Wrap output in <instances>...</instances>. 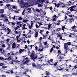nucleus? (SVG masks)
<instances>
[{
	"label": "nucleus",
	"instance_id": "obj_1",
	"mask_svg": "<svg viewBox=\"0 0 77 77\" xmlns=\"http://www.w3.org/2000/svg\"><path fill=\"white\" fill-rule=\"evenodd\" d=\"M30 59L32 60H34L33 59H36L38 58V56L36 55L35 52L33 51L31 52L30 55Z\"/></svg>",
	"mask_w": 77,
	"mask_h": 77
},
{
	"label": "nucleus",
	"instance_id": "obj_2",
	"mask_svg": "<svg viewBox=\"0 0 77 77\" xmlns=\"http://www.w3.org/2000/svg\"><path fill=\"white\" fill-rule=\"evenodd\" d=\"M71 45V42H68L67 43H64V47L66 52H68V51H69V49L68 48V45Z\"/></svg>",
	"mask_w": 77,
	"mask_h": 77
},
{
	"label": "nucleus",
	"instance_id": "obj_3",
	"mask_svg": "<svg viewBox=\"0 0 77 77\" xmlns=\"http://www.w3.org/2000/svg\"><path fill=\"white\" fill-rule=\"evenodd\" d=\"M64 56H66L65 54H61V55H59V57L58 58V59L59 62H60V61H62V60L64 58Z\"/></svg>",
	"mask_w": 77,
	"mask_h": 77
},
{
	"label": "nucleus",
	"instance_id": "obj_4",
	"mask_svg": "<svg viewBox=\"0 0 77 77\" xmlns=\"http://www.w3.org/2000/svg\"><path fill=\"white\" fill-rule=\"evenodd\" d=\"M54 59H51L50 60H48V61H45L46 62H47L48 63H49V65H54V64H52L53 63V60Z\"/></svg>",
	"mask_w": 77,
	"mask_h": 77
},
{
	"label": "nucleus",
	"instance_id": "obj_5",
	"mask_svg": "<svg viewBox=\"0 0 77 77\" xmlns=\"http://www.w3.org/2000/svg\"><path fill=\"white\" fill-rule=\"evenodd\" d=\"M75 7V6L73 5V6H71V7H70V11H75L76 10L74 9L73 8H74Z\"/></svg>",
	"mask_w": 77,
	"mask_h": 77
},
{
	"label": "nucleus",
	"instance_id": "obj_6",
	"mask_svg": "<svg viewBox=\"0 0 77 77\" xmlns=\"http://www.w3.org/2000/svg\"><path fill=\"white\" fill-rule=\"evenodd\" d=\"M33 45H28L27 46V48L28 50H30L31 48H32Z\"/></svg>",
	"mask_w": 77,
	"mask_h": 77
},
{
	"label": "nucleus",
	"instance_id": "obj_7",
	"mask_svg": "<svg viewBox=\"0 0 77 77\" xmlns=\"http://www.w3.org/2000/svg\"><path fill=\"white\" fill-rule=\"evenodd\" d=\"M16 47V43L14 42L13 43L12 45V48H15Z\"/></svg>",
	"mask_w": 77,
	"mask_h": 77
},
{
	"label": "nucleus",
	"instance_id": "obj_8",
	"mask_svg": "<svg viewBox=\"0 0 77 77\" xmlns=\"http://www.w3.org/2000/svg\"><path fill=\"white\" fill-rule=\"evenodd\" d=\"M35 38H37L38 36V31L36 32H35Z\"/></svg>",
	"mask_w": 77,
	"mask_h": 77
},
{
	"label": "nucleus",
	"instance_id": "obj_9",
	"mask_svg": "<svg viewBox=\"0 0 77 77\" xmlns=\"http://www.w3.org/2000/svg\"><path fill=\"white\" fill-rule=\"evenodd\" d=\"M14 33L15 34H18V35H20V34H21V31H19V32H18L17 31H14Z\"/></svg>",
	"mask_w": 77,
	"mask_h": 77
},
{
	"label": "nucleus",
	"instance_id": "obj_10",
	"mask_svg": "<svg viewBox=\"0 0 77 77\" xmlns=\"http://www.w3.org/2000/svg\"><path fill=\"white\" fill-rule=\"evenodd\" d=\"M36 68L38 69H41L42 68L41 67V66L40 65H38L37 66Z\"/></svg>",
	"mask_w": 77,
	"mask_h": 77
},
{
	"label": "nucleus",
	"instance_id": "obj_11",
	"mask_svg": "<svg viewBox=\"0 0 77 77\" xmlns=\"http://www.w3.org/2000/svg\"><path fill=\"white\" fill-rule=\"evenodd\" d=\"M24 6H26V7H28V5H29V3L28 2H25L23 3Z\"/></svg>",
	"mask_w": 77,
	"mask_h": 77
},
{
	"label": "nucleus",
	"instance_id": "obj_12",
	"mask_svg": "<svg viewBox=\"0 0 77 77\" xmlns=\"http://www.w3.org/2000/svg\"><path fill=\"white\" fill-rule=\"evenodd\" d=\"M4 10V9H0V14H3V13H4V12H5Z\"/></svg>",
	"mask_w": 77,
	"mask_h": 77
},
{
	"label": "nucleus",
	"instance_id": "obj_13",
	"mask_svg": "<svg viewBox=\"0 0 77 77\" xmlns=\"http://www.w3.org/2000/svg\"><path fill=\"white\" fill-rule=\"evenodd\" d=\"M45 73L46 74V75H48L50 74V73L49 72L47 71H46L45 72Z\"/></svg>",
	"mask_w": 77,
	"mask_h": 77
},
{
	"label": "nucleus",
	"instance_id": "obj_14",
	"mask_svg": "<svg viewBox=\"0 0 77 77\" xmlns=\"http://www.w3.org/2000/svg\"><path fill=\"white\" fill-rule=\"evenodd\" d=\"M44 45H45V46H46V47H48V45H49V44L47 43V42H45L44 43Z\"/></svg>",
	"mask_w": 77,
	"mask_h": 77
},
{
	"label": "nucleus",
	"instance_id": "obj_15",
	"mask_svg": "<svg viewBox=\"0 0 77 77\" xmlns=\"http://www.w3.org/2000/svg\"><path fill=\"white\" fill-rule=\"evenodd\" d=\"M9 72H11V74H13L14 73V72L11 70H10L9 71H7L6 72L7 73H9Z\"/></svg>",
	"mask_w": 77,
	"mask_h": 77
},
{
	"label": "nucleus",
	"instance_id": "obj_16",
	"mask_svg": "<svg viewBox=\"0 0 77 77\" xmlns=\"http://www.w3.org/2000/svg\"><path fill=\"white\" fill-rule=\"evenodd\" d=\"M43 39H47V35H44V34H43Z\"/></svg>",
	"mask_w": 77,
	"mask_h": 77
},
{
	"label": "nucleus",
	"instance_id": "obj_17",
	"mask_svg": "<svg viewBox=\"0 0 77 77\" xmlns=\"http://www.w3.org/2000/svg\"><path fill=\"white\" fill-rule=\"evenodd\" d=\"M43 49H44V48H43L42 49H41L40 48H39L38 49V51H40V52H41V51H43Z\"/></svg>",
	"mask_w": 77,
	"mask_h": 77
},
{
	"label": "nucleus",
	"instance_id": "obj_18",
	"mask_svg": "<svg viewBox=\"0 0 77 77\" xmlns=\"http://www.w3.org/2000/svg\"><path fill=\"white\" fill-rule=\"evenodd\" d=\"M52 24H47V25H48V30H50V29L51 27V26H52Z\"/></svg>",
	"mask_w": 77,
	"mask_h": 77
},
{
	"label": "nucleus",
	"instance_id": "obj_19",
	"mask_svg": "<svg viewBox=\"0 0 77 77\" xmlns=\"http://www.w3.org/2000/svg\"><path fill=\"white\" fill-rule=\"evenodd\" d=\"M59 68L60 69H58L57 68V69L58 70H59V71H62V70H63V69L62 68H61V67H60V66H59Z\"/></svg>",
	"mask_w": 77,
	"mask_h": 77
},
{
	"label": "nucleus",
	"instance_id": "obj_20",
	"mask_svg": "<svg viewBox=\"0 0 77 77\" xmlns=\"http://www.w3.org/2000/svg\"><path fill=\"white\" fill-rule=\"evenodd\" d=\"M5 65H6L4 63H0V66H4Z\"/></svg>",
	"mask_w": 77,
	"mask_h": 77
},
{
	"label": "nucleus",
	"instance_id": "obj_21",
	"mask_svg": "<svg viewBox=\"0 0 77 77\" xmlns=\"http://www.w3.org/2000/svg\"><path fill=\"white\" fill-rule=\"evenodd\" d=\"M20 66L21 68H24V65H23V64H20Z\"/></svg>",
	"mask_w": 77,
	"mask_h": 77
},
{
	"label": "nucleus",
	"instance_id": "obj_22",
	"mask_svg": "<svg viewBox=\"0 0 77 77\" xmlns=\"http://www.w3.org/2000/svg\"><path fill=\"white\" fill-rule=\"evenodd\" d=\"M77 28V26H75V25L74 26H72L71 27V29H75Z\"/></svg>",
	"mask_w": 77,
	"mask_h": 77
},
{
	"label": "nucleus",
	"instance_id": "obj_23",
	"mask_svg": "<svg viewBox=\"0 0 77 77\" xmlns=\"http://www.w3.org/2000/svg\"><path fill=\"white\" fill-rule=\"evenodd\" d=\"M24 49H20L19 50V53H21L22 51H24Z\"/></svg>",
	"mask_w": 77,
	"mask_h": 77
},
{
	"label": "nucleus",
	"instance_id": "obj_24",
	"mask_svg": "<svg viewBox=\"0 0 77 77\" xmlns=\"http://www.w3.org/2000/svg\"><path fill=\"white\" fill-rule=\"evenodd\" d=\"M27 62H28V60H27L26 61H25V62H24L22 63V64L23 65H24V64H26V63H27Z\"/></svg>",
	"mask_w": 77,
	"mask_h": 77
},
{
	"label": "nucleus",
	"instance_id": "obj_25",
	"mask_svg": "<svg viewBox=\"0 0 77 77\" xmlns=\"http://www.w3.org/2000/svg\"><path fill=\"white\" fill-rule=\"evenodd\" d=\"M32 65L33 66V67H35L36 68V66H37L34 63H33L32 64Z\"/></svg>",
	"mask_w": 77,
	"mask_h": 77
},
{
	"label": "nucleus",
	"instance_id": "obj_26",
	"mask_svg": "<svg viewBox=\"0 0 77 77\" xmlns=\"http://www.w3.org/2000/svg\"><path fill=\"white\" fill-rule=\"evenodd\" d=\"M72 75H77V72H76V73H73L72 74Z\"/></svg>",
	"mask_w": 77,
	"mask_h": 77
},
{
	"label": "nucleus",
	"instance_id": "obj_27",
	"mask_svg": "<svg viewBox=\"0 0 77 77\" xmlns=\"http://www.w3.org/2000/svg\"><path fill=\"white\" fill-rule=\"evenodd\" d=\"M5 17V15L4 14H1L0 16V17H2V18H4Z\"/></svg>",
	"mask_w": 77,
	"mask_h": 77
},
{
	"label": "nucleus",
	"instance_id": "obj_28",
	"mask_svg": "<svg viewBox=\"0 0 77 77\" xmlns=\"http://www.w3.org/2000/svg\"><path fill=\"white\" fill-rule=\"evenodd\" d=\"M58 54H60V56H61V54H62L61 53V51H60V50H58Z\"/></svg>",
	"mask_w": 77,
	"mask_h": 77
},
{
	"label": "nucleus",
	"instance_id": "obj_29",
	"mask_svg": "<svg viewBox=\"0 0 77 77\" xmlns=\"http://www.w3.org/2000/svg\"><path fill=\"white\" fill-rule=\"evenodd\" d=\"M53 50V48H52L50 49V53H52V51Z\"/></svg>",
	"mask_w": 77,
	"mask_h": 77
},
{
	"label": "nucleus",
	"instance_id": "obj_30",
	"mask_svg": "<svg viewBox=\"0 0 77 77\" xmlns=\"http://www.w3.org/2000/svg\"><path fill=\"white\" fill-rule=\"evenodd\" d=\"M56 31H60V30H62V28H59L57 29H56Z\"/></svg>",
	"mask_w": 77,
	"mask_h": 77
},
{
	"label": "nucleus",
	"instance_id": "obj_31",
	"mask_svg": "<svg viewBox=\"0 0 77 77\" xmlns=\"http://www.w3.org/2000/svg\"><path fill=\"white\" fill-rule=\"evenodd\" d=\"M69 20H70V21H74V19L72 18L69 19Z\"/></svg>",
	"mask_w": 77,
	"mask_h": 77
},
{
	"label": "nucleus",
	"instance_id": "obj_32",
	"mask_svg": "<svg viewBox=\"0 0 77 77\" xmlns=\"http://www.w3.org/2000/svg\"><path fill=\"white\" fill-rule=\"evenodd\" d=\"M35 11H36V12H39V13H40V12H41V11L38 9H36Z\"/></svg>",
	"mask_w": 77,
	"mask_h": 77
},
{
	"label": "nucleus",
	"instance_id": "obj_33",
	"mask_svg": "<svg viewBox=\"0 0 77 77\" xmlns=\"http://www.w3.org/2000/svg\"><path fill=\"white\" fill-rule=\"evenodd\" d=\"M53 65H54L55 66V68H56V69H57V68H58V66H56V65H57V64H56V63H55Z\"/></svg>",
	"mask_w": 77,
	"mask_h": 77
},
{
	"label": "nucleus",
	"instance_id": "obj_34",
	"mask_svg": "<svg viewBox=\"0 0 77 77\" xmlns=\"http://www.w3.org/2000/svg\"><path fill=\"white\" fill-rule=\"evenodd\" d=\"M25 11H26V10L24 9V10L23 11L22 13V15H24V12H25Z\"/></svg>",
	"mask_w": 77,
	"mask_h": 77
},
{
	"label": "nucleus",
	"instance_id": "obj_35",
	"mask_svg": "<svg viewBox=\"0 0 77 77\" xmlns=\"http://www.w3.org/2000/svg\"><path fill=\"white\" fill-rule=\"evenodd\" d=\"M29 21V20H27V19H26V20H23V23H25V22H27V21Z\"/></svg>",
	"mask_w": 77,
	"mask_h": 77
},
{
	"label": "nucleus",
	"instance_id": "obj_36",
	"mask_svg": "<svg viewBox=\"0 0 77 77\" xmlns=\"http://www.w3.org/2000/svg\"><path fill=\"white\" fill-rule=\"evenodd\" d=\"M7 28H8V27H4V29L5 30H7Z\"/></svg>",
	"mask_w": 77,
	"mask_h": 77
},
{
	"label": "nucleus",
	"instance_id": "obj_37",
	"mask_svg": "<svg viewBox=\"0 0 77 77\" xmlns=\"http://www.w3.org/2000/svg\"><path fill=\"white\" fill-rule=\"evenodd\" d=\"M7 30L8 32H11V29H9V28H7Z\"/></svg>",
	"mask_w": 77,
	"mask_h": 77
},
{
	"label": "nucleus",
	"instance_id": "obj_38",
	"mask_svg": "<svg viewBox=\"0 0 77 77\" xmlns=\"http://www.w3.org/2000/svg\"><path fill=\"white\" fill-rule=\"evenodd\" d=\"M58 3L59 5H63V4H65L64 2L62 3L60 2H59V3Z\"/></svg>",
	"mask_w": 77,
	"mask_h": 77
},
{
	"label": "nucleus",
	"instance_id": "obj_39",
	"mask_svg": "<svg viewBox=\"0 0 77 77\" xmlns=\"http://www.w3.org/2000/svg\"><path fill=\"white\" fill-rule=\"evenodd\" d=\"M63 6H62V7L63 8H64V7H65V8H66V4H63Z\"/></svg>",
	"mask_w": 77,
	"mask_h": 77
},
{
	"label": "nucleus",
	"instance_id": "obj_40",
	"mask_svg": "<svg viewBox=\"0 0 77 77\" xmlns=\"http://www.w3.org/2000/svg\"><path fill=\"white\" fill-rule=\"evenodd\" d=\"M19 20H23V19H22V17H19Z\"/></svg>",
	"mask_w": 77,
	"mask_h": 77
},
{
	"label": "nucleus",
	"instance_id": "obj_41",
	"mask_svg": "<svg viewBox=\"0 0 77 77\" xmlns=\"http://www.w3.org/2000/svg\"><path fill=\"white\" fill-rule=\"evenodd\" d=\"M26 26V25L25 24H24L23 25V26L22 27V29H23L24 27H25V26Z\"/></svg>",
	"mask_w": 77,
	"mask_h": 77
},
{
	"label": "nucleus",
	"instance_id": "obj_42",
	"mask_svg": "<svg viewBox=\"0 0 77 77\" xmlns=\"http://www.w3.org/2000/svg\"><path fill=\"white\" fill-rule=\"evenodd\" d=\"M5 58L3 57H0V60H5Z\"/></svg>",
	"mask_w": 77,
	"mask_h": 77
},
{
	"label": "nucleus",
	"instance_id": "obj_43",
	"mask_svg": "<svg viewBox=\"0 0 77 77\" xmlns=\"http://www.w3.org/2000/svg\"><path fill=\"white\" fill-rule=\"evenodd\" d=\"M8 47L7 48H11V45L10 44H8Z\"/></svg>",
	"mask_w": 77,
	"mask_h": 77
},
{
	"label": "nucleus",
	"instance_id": "obj_44",
	"mask_svg": "<svg viewBox=\"0 0 77 77\" xmlns=\"http://www.w3.org/2000/svg\"><path fill=\"white\" fill-rule=\"evenodd\" d=\"M11 23L12 25H13V26H15V23H14L11 22Z\"/></svg>",
	"mask_w": 77,
	"mask_h": 77
},
{
	"label": "nucleus",
	"instance_id": "obj_45",
	"mask_svg": "<svg viewBox=\"0 0 77 77\" xmlns=\"http://www.w3.org/2000/svg\"><path fill=\"white\" fill-rule=\"evenodd\" d=\"M8 66H2V68H6Z\"/></svg>",
	"mask_w": 77,
	"mask_h": 77
},
{
	"label": "nucleus",
	"instance_id": "obj_46",
	"mask_svg": "<svg viewBox=\"0 0 77 77\" xmlns=\"http://www.w3.org/2000/svg\"><path fill=\"white\" fill-rule=\"evenodd\" d=\"M77 68V65H75L74 66V68L75 69Z\"/></svg>",
	"mask_w": 77,
	"mask_h": 77
},
{
	"label": "nucleus",
	"instance_id": "obj_47",
	"mask_svg": "<svg viewBox=\"0 0 77 77\" xmlns=\"http://www.w3.org/2000/svg\"><path fill=\"white\" fill-rule=\"evenodd\" d=\"M11 57H8V60H11Z\"/></svg>",
	"mask_w": 77,
	"mask_h": 77
},
{
	"label": "nucleus",
	"instance_id": "obj_48",
	"mask_svg": "<svg viewBox=\"0 0 77 77\" xmlns=\"http://www.w3.org/2000/svg\"><path fill=\"white\" fill-rule=\"evenodd\" d=\"M59 5L58 4V3H57V5L56 6L57 7V8H59Z\"/></svg>",
	"mask_w": 77,
	"mask_h": 77
},
{
	"label": "nucleus",
	"instance_id": "obj_49",
	"mask_svg": "<svg viewBox=\"0 0 77 77\" xmlns=\"http://www.w3.org/2000/svg\"><path fill=\"white\" fill-rule=\"evenodd\" d=\"M53 18V21H56V18Z\"/></svg>",
	"mask_w": 77,
	"mask_h": 77
},
{
	"label": "nucleus",
	"instance_id": "obj_50",
	"mask_svg": "<svg viewBox=\"0 0 77 77\" xmlns=\"http://www.w3.org/2000/svg\"><path fill=\"white\" fill-rule=\"evenodd\" d=\"M5 21H9V20H8V19L7 18V19H5Z\"/></svg>",
	"mask_w": 77,
	"mask_h": 77
},
{
	"label": "nucleus",
	"instance_id": "obj_51",
	"mask_svg": "<svg viewBox=\"0 0 77 77\" xmlns=\"http://www.w3.org/2000/svg\"><path fill=\"white\" fill-rule=\"evenodd\" d=\"M2 47H3V48H5L6 47L5 45H3L2 46Z\"/></svg>",
	"mask_w": 77,
	"mask_h": 77
},
{
	"label": "nucleus",
	"instance_id": "obj_52",
	"mask_svg": "<svg viewBox=\"0 0 77 77\" xmlns=\"http://www.w3.org/2000/svg\"><path fill=\"white\" fill-rule=\"evenodd\" d=\"M35 27L36 28H39V26H38V25L37 24L35 25Z\"/></svg>",
	"mask_w": 77,
	"mask_h": 77
},
{
	"label": "nucleus",
	"instance_id": "obj_53",
	"mask_svg": "<svg viewBox=\"0 0 77 77\" xmlns=\"http://www.w3.org/2000/svg\"><path fill=\"white\" fill-rule=\"evenodd\" d=\"M20 23H21V22H17V24L19 25V24H20Z\"/></svg>",
	"mask_w": 77,
	"mask_h": 77
},
{
	"label": "nucleus",
	"instance_id": "obj_54",
	"mask_svg": "<svg viewBox=\"0 0 77 77\" xmlns=\"http://www.w3.org/2000/svg\"><path fill=\"white\" fill-rule=\"evenodd\" d=\"M27 48V46L26 45H25V46L24 47L25 50H26V49Z\"/></svg>",
	"mask_w": 77,
	"mask_h": 77
},
{
	"label": "nucleus",
	"instance_id": "obj_55",
	"mask_svg": "<svg viewBox=\"0 0 77 77\" xmlns=\"http://www.w3.org/2000/svg\"><path fill=\"white\" fill-rule=\"evenodd\" d=\"M65 29V26H62V29Z\"/></svg>",
	"mask_w": 77,
	"mask_h": 77
},
{
	"label": "nucleus",
	"instance_id": "obj_56",
	"mask_svg": "<svg viewBox=\"0 0 77 77\" xmlns=\"http://www.w3.org/2000/svg\"><path fill=\"white\" fill-rule=\"evenodd\" d=\"M69 17H70V18H72V17H74V16L71 15H69Z\"/></svg>",
	"mask_w": 77,
	"mask_h": 77
},
{
	"label": "nucleus",
	"instance_id": "obj_57",
	"mask_svg": "<svg viewBox=\"0 0 77 77\" xmlns=\"http://www.w3.org/2000/svg\"><path fill=\"white\" fill-rule=\"evenodd\" d=\"M34 23L33 22H32L31 23V25L32 27H33V24Z\"/></svg>",
	"mask_w": 77,
	"mask_h": 77
},
{
	"label": "nucleus",
	"instance_id": "obj_58",
	"mask_svg": "<svg viewBox=\"0 0 77 77\" xmlns=\"http://www.w3.org/2000/svg\"><path fill=\"white\" fill-rule=\"evenodd\" d=\"M14 61H15V62H16V63H18V62H19V61H18V60H15Z\"/></svg>",
	"mask_w": 77,
	"mask_h": 77
},
{
	"label": "nucleus",
	"instance_id": "obj_59",
	"mask_svg": "<svg viewBox=\"0 0 77 77\" xmlns=\"http://www.w3.org/2000/svg\"><path fill=\"white\" fill-rule=\"evenodd\" d=\"M28 33H29V34H32V33H31V30H30L29 31Z\"/></svg>",
	"mask_w": 77,
	"mask_h": 77
},
{
	"label": "nucleus",
	"instance_id": "obj_60",
	"mask_svg": "<svg viewBox=\"0 0 77 77\" xmlns=\"http://www.w3.org/2000/svg\"><path fill=\"white\" fill-rule=\"evenodd\" d=\"M71 5H72L71 4H66V6H71Z\"/></svg>",
	"mask_w": 77,
	"mask_h": 77
},
{
	"label": "nucleus",
	"instance_id": "obj_61",
	"mask_svg": "<svg viewBox=\"0 0 77 77\" xmlns=\"http://www.w3.org/2000/svg\"><path fill=\"white\" fill-rule=\"evenodd\" d=\"M52 17L53 18H56V15H54Z\"/></svg>",
	"mask_w": 77,
	"mask_h": 77
},
{
	"label": "nucleus",
	"instance_id": "obj_62",
	"mask_svg": "<svg viewBox=\"0 0 77 77\" xmlns=\"http://www.w3.org/2000/svg\"><path fill=\"white\" fill-rule=\"evenodd\" d=\"M29 29H32V26L30 25H29Z\"/></svg>",
	"mask_w": 77,
	"mask_h": 77
},
{
	"label": "nucleus",
	"instance_id": "obj_63",
	"mask_svg": "<svg viewBox=\"0 0 77 77\" xmlns=\"http://www.w3.org/2000/svg\"><path fill=\"white\" fill-rule=\"evenodd\" d=\"M59 36H60V39H61L62 40V37L60 35H59Z\"/></svg>",
	"mask_w": 77,
	"mask_h": 77
},
{
	"label": "nucleus",
	"instance_id": "obj_64",
	"mask_svg": "<svg viewBox=\"0 0 77 77\" xmlns=\"http://www.w3.org/2000/svg\"><path fill=\"white\" fill-rule=\"evenodd\" d=\"M2 75L3 77H5L6 76V75Z\"/></svg>",
	"mask_w": 77,
	"mask_h": 77
}]
</instances>
